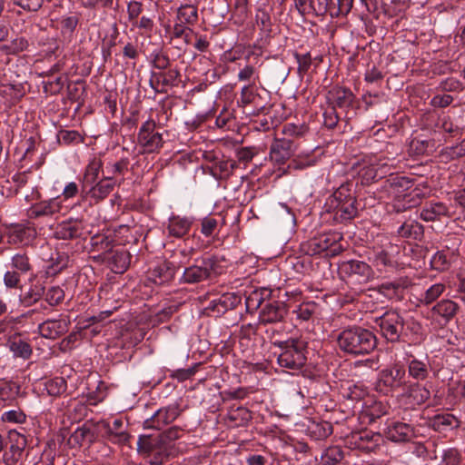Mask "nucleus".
<instances>
[{
    "instance_id": "nucleus-18",
    "label": "nucleus",
    "mask_w": 465,
    "mask_h": 465,
    "mask_svg": "<svg viewBox=\"0 0 465 465\" xmlns=\"http://www.w3.org/2000/svg\"><path fill=\"white\" fill-rule=\"evenodd\" d=\"M384 433L388 440L394 442L409 441L414 436L411 426L401 421H391L389 423Z\"/></svg>"
},
{
    "instance_id": "nucleus-25",
    "label": "nucleus",
    "mask_w": 465,
    "mask_h": 465,
    "mask_svg": "<svg viewBox=\"0 0 465 465\" xmlns=\"http://www.w3.org/2000/svg\"><path fill=\"white\" fill-rule=\"evenodd\" d=\"M241 302V298L234 293H225L210 302L209 309L218 314H223L234 309Z\"/></svg>"
},
{
    "instance_id": "nucleus-43",
    "label": "nucleus",
    "mask_w": 465,
    "mask_h": 465,
    "mask_svg": "<svg viewBox=\"0 0 465 465\" xmlns=\"http://www.w3.org/2000/svg\"><path fill=\"white\" fill-rule=\"evenodd\" d=\"M64 298V292L59 286H53L48 289L45 294V301L51 306L59 304Z\"/></svg>"
},
{
    "instance_id": "nucleus-29",
    "label": "nucleus",
    "mask_w": 465,
    "mask_h": 465,
    "mask_svg": "<svg viewBox=\"0 0 465 465\" xmlns=\"http://www.w3.org/2000/svg\"><path fill=\"white\" fill-rule=\"evenodd\" d=\"M176 20L187 25H193L198 21V8L194 5H182L177 9Z\"/></svg>"
},
{
    "instance_id": "nucleus-64",
    "label": "nucleus",
    "mask_w": 465,
    "mask_h": 465,
    "mask_svg": "<svg viewBox=\"0 0 465 465\" xmlns=\"http://www.w3.org/2000/svg\"><path fill=\"white\" fill-rule=\"evenodd\" d=\"M350 392L347 394V397L352 401H357L364 397L366 391L361 386L354 385L352 388H349Z\"/></svg>"
},
{
    "instance_id": "nucleus-4",
    "label": "nucleus",
    "mask_w": 465,
    "mask_h": 465,
    "mask_svg": "<svg viewBox=\"0 0 465 465\" xmlns=\"http://www.w3.org/2000/svg\"><path fill=\"white\" fill-rule=\"evenodd\" d=\"M355 197L351 195L347 185H341L332 194L331 200V205L335 208V218L348 221L355 217L357 208L355 206Z\"/></svg>"
},
{
    "instance_id": "nucleus-58",
    "label": "nucleus",
    "mask_w": 465,
    "mask_h": 465,
    "mask_svg": "<svg viewBox=\"0 0 465 465\" xmlns=\"http://www.w3.org/2000/svg\"><path fill=\"white\" fill-rule=\"evenodd\" d=\"M143 11V5L140 2L133 1L127 5V13L130 20L137 18Z\"/></svg>"
},
{
    "instance_id": "nucleus-11",
    "label": "nucleus",
    "mask_w": 465,
    "mask_h": 465,
    "mask_svg": "<svg viewBox=\"0 0 465 465\" xmlns=\"http://www.w3.org/2000/svg\"><path fill=\"white\" fill-rule=\"evenodd\" d=\"M180 412L177 404L161 408L143 421V428L161 430L163 426L173 422L180 415Z\"/></svg>"
},
{
    "instance_id": "nucleus-35",
    "label": "nucleus",
    "mask_w": 465,
    "mask_h": 465,
    "mask_svg": "<svg viewBox=\"0 0 465 465\" xmlns=\"http://www.w3.org/2000/svg\"><path fill=\"white\" fill-rule=\"evenodd\" d=\"M28 47V41L25 37H17L9 44L2 45L0 50L5 54H16Z\"/></svg>"
},
{
    "instance_id": "nucleus-36",
    "label": "nucleus",
    "mask_w": 465,
    "mask_h": 465,
    "mask_svg": "<svg viewBox=\"0 0 465 465\" xmlns=\"http://www.w3.org/2000/svg\"><path fill=\"white\" fill-rule=\"evenodd\" d=\"M446 287L442 283H435L429 287L420 298V302L429 305L435 302L445 291Z\"/></svg>"
},
{
    "instance_id": "nucleus-9",
    "label": "nucleus",
    "mask_w": 465,
    "mask_h": 465,
    "mask_svg": "<svg viewBox=\"0 0 465 465\" xmlns=\"http://www.w3.org/2000/svg\"><path fill=\"white\" fill-rule=\"evenodd\" d=\"M460 305L450 299L437 302L430 312V318L439 325H447L458 313Z\"/></svg>"
},
{
    "instance_id": "nucleus-41",
    "label": "nucleus",
    "mask_w": 465,
    "mask_h": 465,
    "mask_svg": "<svg viewBox=\"0 0 465 465\" xmlns=\"http://www.w3.org/2000/svg\"><path fill=\"white\" fill-rule=\"evenodd\" d=\"M343 458L342 451L338 447L327 449L322 456V462L326 465H334Z\"/></svg>"
},
{
    "instance_id": "nucleus-49",
    "label": "nucleus",
    "mask_w": 465,
    "mask_h": 465,
    "mask_svg": "<svg viewBox=\"0 0 465 465\" xmlns=\"http://www.w3.org/2000/svg\"><path fill=\"white\" fill-rule=\"evenodd\" d=\"M58 138L60 141L67 144L72 143H79L83 141V137L81 136V134L74 130L61 131L58 135Z\"/></svg>"
},
{
    "instance_id": "nucleus-31",
    "label": "nucleus",
    "mask_w": 465,
    "mask_h": 465,
    "mask_svg": "<svg viewBox=\"0 0 465 465\" xmlns=\"http://www.w3.org/2000/svg\"><path fill=\"white\" fill-rule=\"evenodd\" d=\"M56 234L62 239H74L82 234V225L77 221H68L61 223L57 228Z\"/></svg>"
},
{
    "instance_id": "nucleus-14",
    "label": "nucleus",
    "mask_w": 465,
    "mask_h": 465,
    "mask_svg": "<svg viewBox=\"0 0 465 465\" xmlns=\"http://www.w3.org/2000/svg\"><path fill=\"white\" fill-rule=\"evenodd\" d=\"M341 239L339 233L328 232L313 237L306 243V252L310 255L320 254L329 249L334 254L337 252L336 243Z\"/></svg>"
},
{
    "instance_id": "nucleus-44",
    "label": "nucleus",
    "mask_w": 465,
    "mask_h": 465,
    "mask_svg": "<svg viewBox=\"0 0 465 465\" xmlns=\"http://www.w3.org/2000/svg\"><path fill=\"white\" fill-rule=\"evenodd\" d=\"M282 132L285 138L290 139V137L303 136L307 132V128L302 124L296 125L294 124H286L285 125H283Z\"/></svg>"
},
{
    "instance_id": "nucleus-17",
    "label": "nucleus",
    "mask_w": 465,
    "mask_h": 465,
    "mask_svg": "<svg viewBox=\"0 0 465 465\" xmlns=\"http://www.w3.org/2000/svg\"><path fill=\"white\" fill-rule=\"evenodd\" d=\"M114 186L115 182L114 178L111 176H106L104 179L97 182L87 191L85 190V188H82V196L83 198H86L89 196L94 202V203H98L110 194V193L114 190Z\"/></svg>"
},
{
    "instance_id": "nucleus-34",
    "label": "nucleus",
    "mask_w": 465,
    "mask_h": 465,
    "mask_svg": "<svg viewBox=\"0 0 465 465\" xmlns=\"http://www.w3.org/2000/svg\"><path fill=\"white\" fill-rule=\"evenodd\" d=\"M103 163L99 159L94 158L89 162L84 174L83 188H84L85 184H93L97 181Z\"/></svg>"
},
{
    "instance_id": "nucleus-40",
    "label": "nucleus",
    "mask_w": 465,
    "mask_h": 465,
    "mask_svg": "<svg viewBox=\"0 0 465 465\" xmlns=\"http://www.w3.org/2000/svg\"><path fill=\"white\" fill-rule=\"evenodd\" d=\"M353 0H337L331 4L330 15L331 16L346 15L352 7Z\"/></svg>"
},
{
    "instance_id": "nucleus-6",
    "label": "nucleus",
    "mask_w": 465,
    "mask_h": 465,
    "mask_svg": "<svg viewBox=\"0 0 465 465\" xmlns=\"http://www.w3.org/2000/svg\"><path fill=\"white\" fill-rule=\"evenodd\" d=\"M378 381L381 390L386 393L393 392L401 388L405 390L409 383L406 380L405 369L399 364L381 371Z\"/></svg>"
},
{
    "instance_id": "nucleus-22",
    "label": "nucleus",
    "mask_w": 465,
    "mask_h": 465,
    "mask_svg": "<svg viewBox=\"0 0 465 465\" xmlns=\"http://www.w3.org/2000/svg\"><path fill=\"white\" fill-rule=\"evenodd\" d=\"M385 163H371L369 164H363L362 166L359 165V170L357 172L359 176L361 178L362 183H370L385 176Z\"/></svg>"
},
{
    "instance_id": "nucleus-10",
    "label": "nucleus",
    "mask_w": 465,
    "mask_h": 465,
    "mask_svg": "<svg viewBox=\"0 0 465 465\" xmlns=\"http://www.w3.org/2000/svg\"><path fill=\"white\" fill-rule=\"evenodd\" d=\"M10 446L3 454V460L6 465H15L19 462L27 445L25 435L16 430H10L8 433Z\"/></svg>"
},
{
    "instance_id": "nucleus-30",
    "label": "nucleus",
    "mask_w": 465,
    "mask_h": 465,
    "mask_svg": "<svg viewBox=\"0 0 465 465\" xmlns=\"http://www.w3.org/2000/svg\"><path fill=\"white\" fill-rule=\"evenodd\" d=\"M405 390V393L412 400L414 404H422L430 396V391L418 383H408Z\"/></svg>"
},
{
    "instance_id": "nucleus-51",
    "label": "nucleus",
    "mask_w": 465,
    "mask_h": 465,
    "mask_svg": "<svg viewBox=\"0 0 465 465\" xmlns=\"http://www.w3.org/2000/svg\"><path fill=\"white\" fill-rule=\"evenodd\" d=\"M256 78H258V74L256 73L255 68L251 64L245 65L238 74V79L240 81H251L255 80Z\"/></svg>"
},
{
    "instance_id": "nucleus-61",
    "label": "nucleus",
    "mask_w": 465,
    "mask_h": 465,
    "mask_svg": "<svg viewBox=\"0 0 465 465\" xmlns=\"http://www.w3.org/2000/svg\"><path fill=\"white\" fill-rule=\"evenodd\" d=\"M129 435L124 431H114L111 430V433L109 434V440L113 442H116L119 444H124L128 441Z\"/></svg>"
},
{
    "instance_id": "nucleus-32",
    "label": "nucleus",
    "mask_w": 465,
    "mask_h": 465,
    "mask_svg": "<svg viewBox=\"0 0 465 465\" xmlns=\"http://www.w3.org/2000/svg\"><path fill=\"white\" fill-rule=\"evenodd\" d=\"M45 292V288L41 284L32 285L26 292L20 294V302L29 307L38 302Z\"/></svg>"
},
{
    "instance_id": "nucleus-28",
    "label": "nucleus",
    "mask_w": 465,
    "mask_h": 465,
    "mask_svg": "<svg viewBox=\"0 0 465 465\" xmlns=\"http://www.w3.org/2000/svg\"><path fill=\"white\" fill-rule=\"evenodd\" d=\"M7 346L15 357L24 360L29 359L33 352L31 345L18 337L10 339L7 342Z\"/></svg>"
},
{
    "instance_id": "nucleus-37",
    "label": "nucleus",
    "mask_w": 465,
    "mask_h": 465,
    "mask_svg": "<svg viewBox=\"0 0 465 465\" xmlns=\"http://www.w3.org/2000/svg\"><path fill=\"white\" fill-rule=\"evenodd\" d=\"M228 418L235 426H243L252 419V415L246 408L238 407L229 411Z\"/></svg>"
},
{
    "instance_id": "nucleus-20",
    "label": "nucleus",
    "mask_w": 465,
    "mask_h": 465,
    "mask_svg": "<svg viewBox=\"0 0 465 465\" xmlns=\"http://www.w3.org/2000/svg\"><path fill=\"white\" fill-rule=\"evenodd\" d=\"M175 274L174 266L166 261L158 263L150 272L148 279L154 284L162 285L173 280Z\"/></svg>"
},
{
    "instance_id": "nucleus-8",
    "label": "nucleus",
    "mask_w": 465,
    "mask_h": 465,
    "mask_svg": "<svg viewBox=\"0 0 465 465\" xmlns=\"http://www.w3.org/2000/svg\"><path fill=\"white\" fill-rule=\"evenodd\" d=\"M158 440L150 436H141L137 441L138 450L148 456L151 465H162L168 458L164 444L157 445Z\"/></svg>"
},
{
    "instance_id": "nucleus-16",
    "label": "nucleus",
    "mask_w": 465,
    "mask_h": 465,
    "mask_svg": "<svg viewBox=\"0 0 465 465\" xmlns=\"http://www.w3.org/2000/svg\"><path fill=\"white\" fill-rule=\"evenodd\" d=\"M287 314L283 302L272 301L266 302L260 311L259 320L262 323H275L282 322Z\"/></svg>"
},
{
    "instance_id": "nucleus-60",
    "label": "nucleus",
    "mask_w": 465,
    "mask_h": 465,
    "mask_svg": "<svg viewBox=\"0 0 465 465\" xmlns=\"http://www.w3.org/2000/svg\"><path fill=\"white\" fill-rule=\"evenodd\" d=\"M365 81L371 84L377 83L382 79V74L375 66L367 70Z\"/></svg>"
},
{
    "instance_id": "nucleus-12",
    "label": "nucleus",
    "mask_w": 465,
    "mask_h": 465,
    "mask_svg": "<svg viewBox=\"0 0 465 465\" xmlns=\"http://www.w3.org/2000/svg\"><path fill=\"white\" fill-rule=\"evenodd\" d=\"M340 269L351 281L359 283L367 282L372 274L371 268L366 262L358 260L343 262Z\"/></svg>"
},
{
    "instance_id": "nucleus-48",
    "label": "nucleus",
    "mask_w": 465,
    "mask_h": 465,
    "mask_svg": "<svg viewBox=\"0 0 465 465\" xmlns=\"http://www.w3.org/2000/svg\"><path fill=\"white\" fill-rule=\"evenodd\" d=\"M430 264L433 269L443 271L449 266V260L444 252H437L430 259Z\"/></svg>"
},
{
    "instance_id": "nucleus-39",
    "label": "nucleus",
    "mask_w": 465,
    "mask_h": 465,
    "mask_svg": "<svg viewBox=\"0 0 465 465\" xmlns=\"http://www.w3.org/2000/svg\"><path fill=\"white\" fill-rule=\"evenodd\" d=\"M45 389L49 395L57 396L65 391L66 382L61 377L54 378L45 383Z\"/></svg>"
},
{
    "instance_id": "nucleus-55",
    "label": "nucleus",
    "mask_w": 465,
    "mask_h": 465,
    "mask_svg": "<svg viewBox=\"0 0 465 465\" xmlns=\"http://www.w3.org/2000/svg\"><path fill=\"white\" fill-rule=\"evenodd\" d=\"M453 101V97L450 94H437L432 97L430 104L434 107H446L450 105Z\"/></svg>"
},
{
    "instance_id": "nucleus-42",
    "label": "nucleus",
    "mask_w": 465,
    "mask_h": 465,
    "mask_svg": "<svg viewBox=\"0 0 465 465\" xmlns=\"http://www.w3.org/2000/svg\"><path fill=\"white\" fill-rule=\"evenodd\" d=\"M179 74L176 70H169L155 75V84L162 86L173 85Z\"/></svg>"
},
{
    "instance_id": "nucleus-23",
    "label": "nucleus",
    "mask_w": 465,
    "mask_h": 465,
    "mask_svg": "<svg viewBox=\"0 0 465 465\" xmlns=\"http://www.w3.org/2000/svg\"><path fill=\"white\" fill-rule=\"evenodd\" d=\"M449 215L448 207L440 202L427 203L421 209L420 217L425 222L440 220Z\"/></svg>"
},
{
    "instance_id": "nucleus-7",
    "label": "nucleus",
    "mask_w": 465,
    "mask_h": 465,
    "mask_svg": "<svg viewBox=\"0 0 465 465\" xmlns=\"http://www.w3.org/2000/svg\"><path fill=\"white\" fill-rule=\"evenodd\" d=\"M215 261L211 257L197 258L194 263L183 271L182 280L185 283H197L210 278Z\"/></svg>"
},
{
    "instance_id": "nucleus-27",
    "label": "nucleus",
    "mask_w": 465,
    "mask_h": 465,
    "mask_svg": "<svg viewBox=\"0 0 465 465\" xmlns=\"http://www.w3.org/2000/svg\"><path fill=\"white\" fill-rule=\"evenodd\" d=\"M409 376L416 381H424L430 374V364L428 361L412 358L408 361Z\"/></svg>"
},
{
    "instance_id": "nucleus-50",
    "label": "nucleus",
    "mask_w": 465,
    "mask_h": 465,
    "mask_svg": "<svg viewBox=\"0 0 465 465\" xmlns=\"http://www.w3.org/2000/svg\"><path fill=\"white\" fill-rule=\"evenodd\" d=\"M12 264L17 270L25 272L30 270L28 257L25 254L17 253L12 258Z\"/></svg>"
},
{
    "instance_id": "nucleus-54",
    "label": "nucleus",
    "mask_w": 465,
    "mask_h": 465,
    "mask_svg": "<svg viewBox=\"0 0 465 465\" xmlns=\"http://www.w3.org/2000/svg\"><path fill=\"white\" fill-rule=\"evenodd\" d=\"M183 430L179 427H172L166 430L161 435V442L163 444L166 441H173L179 439L182 435Z\"/></svg>"
},
{
    "instance_id": "nucleus-33",
    "label": "nucleus",
    "mask_w": 465,
    "mask_h": 465,
    "mask_svg": "<svg viewBox=\"0 0 465 465\" xmlns=\"http://www.w3.org/2000/svg\"><path fill=\"white\" fill-rule=\"evenodd\" d=\"M397 233L401 238L417 239L422 234V226L414 221H408L398 228Z\"/></svg>"
},
{
    "instance_id": "nucleus-47",
    "label": "nucleus",
    "mask_w": 465,
    "mask_h": 465,
    "mask_svg": "<svg viewBox=\"0 0 465 465\" xmlns=\"http://www.w3.org/2000/svg\"><path fill=\"white\" fill-rule=\"evenodd\" d=\"M374 262L377 266L387 267L393 266L394 259L386 250H381L375 253Z\"/></svg>"
},
{
    "instance_id": "nucleus-53",
    "label": "nucleus",
    "mask_w": 465,
    "mask_h": 465,
    "mask_svg": "<svg viewBox=\"0 0 465 465\" xmlns=\"http://www.w3.org/2000/svg\"><path fill=\"white\" fill-rule=\"evenodd\" d=\"M3 420L9 422L22 423L25 420V415L20 411H8L3 414Z\"/></svg>"
},
{
    "instance_id": "nucleus-24",
    "label": "nucleus",
    "mask_w": 465,
    "mask_h": 465,
    "mask_svg": "<svg viewBox=\"0 0 465 465\" xmlns=\"http://www.w3.org/2000/svg\"><path fill=\"white\" fill-rule=\"evenodd\" d=\"M192 224L193 220L191 218L173 215L168 221V234L175 238H181L189 232Z\"/></svg>"
},
{
    "instance_id": "nucleus-13",
    "label": "nucleus",
    "mask_w": 465,
    "mask_h": 465,
    "mask_svg": "<svg viewBox=\"0 0 465 465\" xmlns=\"http://www.w3.org/2000/svg\"><path fill=\"white\" fill-rule=\"evenodd\" d=\"M156 124L153 119H149L141 126L138 134V141L148 152H153L163 146V141L162 134L154 133Z\"/></svg>"
},
{
    "instance_id": "nucleus-45",
    "label": "nucleus",
    "mask_w": 465,
    "mask_h": 465,
    "mask_svg": "<svg viewBox=\"0 0 465 465\" xmlns=\"http://www.w3.org/2000/svg\"><path fill=\"white\" fill-rule=\"evenodd\" d=\"M113 262L114 263L116 269L115 272H124L130 263L129 254L125 252H116L113 256Z\"/></svg>"
},
{
    "instance_id": "nucleus-38",
    "label": "nucleus",
    "mask_w": 465,
    "mask_h": 465,
    "mask_svg": "<svg viewBox=\"0 0 465 465\" xmlns=\"http://www.w3.org/2000/svg\"><path fill=\"white\" fill-rule=\"evenodd\" d=\"M94 439V432L85 426L77 428L71 435L70 440H73L78 445H83L85 442H92Z\"/></svg>"
},
{
    "instance_id": "nucleus-5",
    "label": "nucleus",
    "mask_w": 465,
    "mask_h": 465,
    "mask_svg": "<svg viewBox=\"0 0 465 465\" xmlns=\"http://www.w3.org/2000/svg\"><path fill=\"white\" fill-rule=\"evenodd\" d=\"M381 335L391 342L399 341L403 331L404 321L395 311H388L376 319Z\"/></svg>"
},
{
    "instance_id": "nucleus-56",
    "label": "nucleus",
    "mask_w": 465,
    "mask_h": 465,
    "mask_svg": "<svg viewBox=\"0 0 465 465\" xmlns=\"http://www.w3.org/2000/svg\"><path fill=\"white\" fill-rule=\"evenodd\" d=\"M15 3L25 10L37 11L43 5L44 0H14Z\"/></svg>"
},
{
    "instance_id": "nucleus-26",
    "label": "nucleus",
    "mask_w": 465,
    "mask_h": 465,
    "mask_svg": "<svg viewBox=\"0 0 465 465\" xmlns=\"http://www.w3.org/2000/svg\"><path fill=\"white\" fill-rule=\"evenodd\" d=\"M329 99L335 106L344 109L352 105L354 94L350 89L335 87L329 92Z\"/></svg>"
},
{
    "instance_id": "nucleus-3",
    "label": "nucleus",
    "mask_w": 465,
    "mask_h": 465,
    "mask_svg": "<svg viewBox=\"0 0 465 465\" xmlns=\"http://www.w3.org/2000/svg\"><path fill=\"white\" fill-rule=\"evenodd\" d=\"M384 187L391 196L405 202L404 208L416 206L422 196L421 191L414 187L412 180L406 176L391 174L386 179Z\"/></svg>"
},
{
    "instance_id": "nucleus-63",
    "label": "nucleus",
    "mask_w": 465,
    "mask_h": 465,
    "mask_svg": "<svg viewBox=\"0 0 465 465\" xmlns=\"http://www.w3.org/2000/svg\"><path fill=\"white\" fill-rule=\"evenodd\" d=\"M4 282L6 287H15L19 282V275L15 272H6L4 275Z\"/></svg>"
},
{
    "instance_id": "nucleus-21",
    "label": "nucleus",
    "mask_w": 465,
    "mask_h": 465,
    "mask_svg": "<svg viewBox=\"0 0 465 465\" xmlns=\"http://www.w3.org/2000/svg\"><path fill=\"white\" fill-rule=\"evenodd\" d=\"M62 209L61 196L42 201L31 208V216H53Z\"/></svg>"
},
{
    "instance_id": "nucleus-15",
    "label": "nucleus",
    "mask_w": 465,
    "mask_h": 465,
    "mask_svg": "<svg viewBox=\"0 0 465 465\" xmlns=\"http://www.w3.org/2000/svg\"><path fill=\"white\" fill-rule=\"evenodd\" d=\"M295 145L289 138H275L271 144L270 157L277 164L284 163L294 153Z\"/></svg>"
},
{
    "instance_id": "nucleus-1",
    "label": "nucleus",
    "mask_w": 465,
    "mask_h": 465,
    "mask_svg": "<svg viewBox=\"0 0 465 465\" xmlns=\"http://www.w3.org/2000/svg\"><path fill=\"white\" fill-rule=\"evenodd\" d=\"M340 349L354 355L368 354L376 347V337L369 330L354 326L343 330L337 337Z\"/></svg>"
},
{
    "instance_id": "nucleus-46",
    "label": "nucleus",
    "mask_w": 465,
    "mask_h": 465,
    "mask_svg": "<svg viewBox=\"0 0 465 465\" xmlns=\"http://www.w3.org/2000/svg\"><path fill=\"white\" fill-rule=\"evenodd\" d=\"M314 310V303L306 302L300 304L293 312L296 314L298 319L302 321H308L313 314Z\"/></svg>"
},
{
    "instance_id": "nucleus-2",
    "label": "nucleus",
    "mask_w": 465,
    "mask_h": 465,
    "mask_svg": "<svg viewBox=\"0 0 465 465\" xmlns=\"http://www.w3.org/2000/svg\"><path fill=\"white\" fill-rule=\"evenodd\" d=\"M272 344L281 349L277 361L281 367L299 370L306 362L307 342L302 339L275 340Z\"/></svg>"
},
{
    "instance_id": "nucleus-52",
    "label": "nucleus",
    "mask_w": 465,
    "mask_h": 465,
    "mask_svg": "<svg viewBox=\"0 0 465 465\" xmlns=\"http://www.w3.org/2000/svg\"><path fill=\"white\" fill-rule=\"evenodd\" d=\"M217 227V221L212 217H206L202 222L201 232L209 237L213 234L215 228Z\"/></svg>"
},
{
    "instance_id": "nucleus-62",
    "label": "nucleus",
    "mask_w": 465,
    "mask_h": 465,
    "mask_svg": "<svg viewBox=\"0 0 465 465\" xmlns=\"http://www.w3.org/2000/svg\"><path fill=\"white\" fill-rule=\"evenodd\" d=\"M78 24L76 16H68L62 20V28L64 31L72 33L74 31Z\"/></svg>"
},
{
    "instance_id": "nucleus-59",
    "label": "nucleus",
    "mask_w": 465,
    "mask_h": 465,
    "mask_svg": "<svg viewBox=\"0 0 465 465\" xmlns=\"http://www.w3.org/2000/svg\"><path fill=\"white\" fill-rule=\"evenodd\" d=\"M187 25L183 24L176 20V23L173 25V35L175 38H182L186 32L193 33V30L190 26H186Z\"/></svg>"
},
{
    "instance_id": "nucleus-57",
    "label": "nucleus",
    "mask_w": 465,
    "mask_h": 465,
    "mask_svg": "<svg viewBox=\"0 0 465 465\" xmlns=\"http://www.w3.org/2000/svg\"><path fill=\"white\" fill-rule=\"evenodd\" d=\"M79 193V187L76 183H68L62 191V197L64 200H69L76 196Z\"/></svg>"
},
{
    "instance_id": "nucleus-19",
    "label": "nucleus",
    "mask_w": 465,
    "mask_h": 465,
    "mask_svg": "<svg viewBox=\"0 0 465 465\" xmlns=\"http://www.w3.org/2000/svg\"><path fill=\"white\" fill-rule=\"evenodd\" d=\"M66 319L46 320L38 326L39 333L46 339H56L68 330Z\"/></svg>"
}]
</instances>
